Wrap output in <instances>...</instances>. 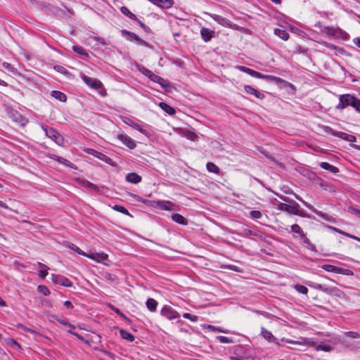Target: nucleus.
<instances>
[{"label":"nucleus","mask_w":360,"mask_h":360,"mask_svg":"<svg viewBox=\"0 0 360 360\" xmlns=\"http://www.w3.org/2000/svg\"><path fill=\"white\" fill-rule=\"evenodd\" d=\"M340 103L336 105L338 110H343L348 106H352L356 110L360 112V99L353 95L347 94L339 96Z\"/></svg>","instance_id":"obj_1"},{"label":"nucleus","mask_w":360,"mask_h":360,"mask_svg":"<svg viewBox=\"0 0 360 360\" xmlns=\"http://www.w3.org/2000/svg\"><path fill=\"white\" fill-rule=\"evenodd\" d=\"M41 129L45 132L46 136L55 141L57 144L61 145L63 142L62 136L54 129L49 127L44 124L41 125Z\"/></svg>","instance_id":"obj_2"},{"label":"nucleus","mask_w":360,"mask_h":360,"mask_svg":"<svg viewBox=\"0 0 360 360\" xmlns=\"http://www.w3.org/2000/svg\"><path fill=\"white\" fill-rule=\"evenodd\" d=\"M321 268L328 272H332L338 274L346 276H352L354 274L353 271L350 269H343L342 267L332 264H326L322 265Z\"/></svg>","instance_id":"obj_3"},{"label":"nucleus","mask_w":360,"mask_h":360,"mask_svg":"<svg viewBox=\"0 0 360 360\" xmlns=\"http://www.w3.org/2000/svg\"><path fill=\"white\" fill-rule=\"evenodd\" d=\"M299 207L300 205L296 202H292L290 204L285 203H280L278 205V210L281 211H285L288 213L292 214H299Z\"/></svg>","instance_id":"obj_4"},{"label":"nucleus","mask_w":360,"mask_h":360,"mask_svg":"<svg viewBox=\"0 0 360 360\" xmlns=\"http://www.w3.org/2000/svg\"><path fill=\"white\" fill-rule=\"evenodd\" d=\"M161 315L169 320H172L179 317V314L170 306L165 305L161 309Z\"/></svg>","instance_id":"obj_5"},{"label":"nucleus","mask_w":360,"mask_h":360,"mask_svg":"<svg viewBox=\"0 0 360 360\" xmlns=\"http://www.w3.org/2000/svg\"><path fill=\"white\" fill-rule=\"evenodd\" d=\"M124 123L127 124V125L130 126L133 129L140 131L141 134H144L145 136H149L148 131L144 128V127H146V124L141 125V124H139L138 122L132 120L130 118H126V120H124Z\"/></svg>","instance_id":"obj_6"},{"label":"nucleus","mask_w":360,"mask_h":360,"mask_svg":"<svg viewBox=\"0 0 360 360\" xmlns=\"http://www.w3.org/2000/svg\"><path fill=\"white\" fill-rule=\"evenodd\" d=\"M117 139L129 149H134L136 146L135 141L126 134H118Z\"/></svg>","instance_id":"obj_7"},{"label":"nucleus","mask_w":360,"mask_h":360,"mask_svg":"<svg viewBox=\"0 0 360 360\" xmlns=\"http://www.w3.org/2000/svg\"><path fill=\"white\" fill-rule=\"evenodd\" d=\"M82 79L85 84L94 89H99L102 87L101 82L97 79L84 75L82 77Z\"/></svg>","instance_id":"obj_8"},{"label":"nucleus","mask_w":360,"mask_h":360,"mask_svg":"<svg viewBox=\"0 0 360 360\" xmlns=\"http://www.w3.org/2000/svg\"><path fill=\"white\" fill-rule=\"evenodd\" d=\"M52 280L55 283L65 287H71L72 283L67 278L61 275H52Z\"/></svg>","instance_id":"obj_9"},{"label":"nucleus","mask_w":360,"mask_h":360,"mask_svg":"<svg viewBox=\"0 0 360 360\" xmlns=\"http://www.w3.org/2000/svg\"><path fill=\"white\" fill-rule=\"evenodd\" d=\"M153 5L158 6L161 8H170L173 4V0H148Z\"/></svg>","instance_id":"obj_10"},{"label":"nucleus","mask_w":360,"mask_h":360,"mask_svg":"<svg viewBox=\"0 0 360 360\" xmlns=\"http://www.w3.org/2000/svg\"><path fill=\"white\" fill-rule=\"evenodd\" d=\"M244 90L245 93L255 96L257 98L264 99L265 96L262 92L259 91L257 89H255L250 85H245Z\"/></svg>","instance_id":"obj_11"},{"label":"nucleus","mask_w":360,"mask_h":360,"mask_svg":"<svg viewBox=\"0 0 360 360\" xmlns=\"http://www.w3.org/2000/svg\"><path fill=\"white\" fill-rule=\"evenodd\" d=\"M214 20L217 22L219 24L224 26V27H230L231 21L226 18H224L221 15L213 14V13H207Z\"/></svg>","instance_id":"obj_12"},{"label":"nucleus","mask_w":360,"mask_h":360,"mask_svg":"<svg viewBox=\"0 0 360 360\" xmlns=\"http://www.w3.org/2000/svg\"><path fill=\"white\" fill-rule=\"evenodd\" d=\"M255 78L262 79H266V80H269V81L275 82L277 84H279V83H281V82H284V80L282 79L280 77H276V76H274V75H263V74H262V73H260L259 72H257V75H256Z\"/></svg>","instance_id":"obj_13"},{"label":"nucleus","mask_w":360,"mask_h":360,"mask_svg":"<svg viewBox=\"0 0 360 360\" xmlns=\"http://www.w3.org/2000/svg\"><path fill=\"white\" fill-rule=\"evenodd\" d=\"M214 34V31L210 30L207 27H202L200 30L201 37L203 39V41L205 42L210 41L212 39V38L213 37Z\"/></svg>","instance_id":"obj_14"},{"label":"nucleus","mask_w":360,"mask_h":360,"mask_svg":"<svg viewBox=\"0 0 360 360\" xmlns=\"http://www.w3.org/2000/svg\"><path fill=\"white\" fill-rule=\"evenodd\" d=\"M126 181L131 184H138L141 181V176L135 172L129 173L126 176Z\"/></svg>","instance_id":"obj_15"},{"label":"nucleus","mask_w":360,"mask_h":360,"mask_svg":"<svg viewBox=\"0 0 360 360\" xmlns=\"http://www.w3.org/2000/svg\"><path fill=\"white\" fill-rule=\"evenodd\" d=\"M88 153L98 158V159L105 161L107 163H110V162L112 161V160L105 155L97 152L93 149H89Z\"/></svg>","instance_id":"obj_16"},{"label":"nucleus","mask_w":360,"mask_h":360,"mask_svg":"<svg viewBox=\"0 0 360 360\" xmlns=\"http://www.w3.org/2000/svg\"><path fill=\"white\" fill-rule=\"evenodd\" d=\"M320 167L330 172L331 173L336 174L339 172V169L335 166H333L328 162H323L320 164Z\"/></svg>","instance_id":"obj_17"},{"label":"nucleus","mask_w":360,"mask_h":360,"mask_svg":"<svg viewBox=\"0 0 360 360\" xmlns=\"http://www.w3.org/2000/svg\"><path fill=\"white\" fill-rule=\"evenodd\" d=\"M159 106L162 110H164L165 112H167L169 115H173L176 112L174 108H173L172 106H170L169 105H168L167 103H166L165 102H160L159 103Z\"/></svg>","instance_id":"obj_18"},{"label":"nucleus","mask_w":360,"mask_h":360,"mask_svg":"<svg viewBox=\"0 0 360 360\" xmlns=\"http://www.w3.org/2000/svg\"><path fill=\"white\" fill-rule=\"evenodd\" d=\"M172 219L174 221L181 225H187L188 220L179 214H174L172 215Z\"/></svg>","instance_id":"obj_19"},{"label":"nucleus","mask_w":360,"mask_h":360,"mask_svg":"<svg viewBox=\"0 0 360 360\" xmlns=\"http://www.w3.org/2000/svg\"><path fill=\"white\" fill-rule=\"evenodd\" d=\"M274 34L278 36V37H280L281 39H282L283 40H288V38H289V34L288 32L285 30H282V29H280V28H276L274 30Z\"/></svg>","instance_id":"obj_20"},{"label":"nucleus","mask_w":360,"mask_h":360,"mask_svg":"<svg viewBox=\"0 0 360 360\" xmlns=\"http://www.w3.org/2000/svg\"><path fill=\"white\" fill-rule=\"evenodd\" d=\"M51 96H53V98H55L56 99H57L60 101H62V102L66 101L67 97H66L65 94L61 91H52L51 92Z\"/></svg>","instance_id":"obj_21"},{"label":"nucleus","mask_w":360,"mask_h":360,"mask_svg":"<svg viewBox=\"0 0 360 360\" xmlns=\"http://www.w3.org/2000/svg\"><path fill=\"white\" fill-rule=\"evenodd\" d=\"M261 333L264 338L268 340L269 342H274L276 340V338L273 335V334L268 330L265 329L264 328H262Z\"/></svg>","instance_id":"obj_22"},{"label":"nucleus","mask_w":360,"mask_h":360,"mask_svg":"<svg viewBox=\"0 0 360 360\" xmlns=\"http://www.w3.org/2000/svg\"><path fill=\"white\" fill-rule=\"evenodd\" d=\"M328 133H330L331 135L334 136H336V137H338V138H340L345 141H346L347 139V133H345V132H342V131H335L331 128H329V130L327 131Z\"/></svg>","instance_id":"obj_23"},{"label":"nucleus","mask_w":360,"mask_h":360,"mask_svg":"<svg viewBox=\"0 0 360 360\" xmlns=\"http://www.w3.org/2000/svg\"><path fill=\"white\" fill-rule=\"evenodd\" d=\"M157 306H158L157 301L153 298H149L146 301V307H147L148 309L150 310V311H155Z\"/></svg>","instance_id":"obj_24"},{"label":"nucleus","mask_w":360,"mask_h":360,"mask_svg":"<svg viewBox=\"0 0 360 360\" xmlns=\"http://www.w3.org/2000/svg\"><path fill=\"white\" fill-rule=\"evenodd\" d=\"M120 11L122 14L127 16L129 18L134 20H138V18H136V15L132 13L127 7L122 6L120 8Z\"/></svg>","instance_id":"obj_25"},{"label":"nucleus","mask_w":360,"mask_h":360,"mask_svg":"<svg viewBox=\"0 0 360 360\" xmlns=\"http://www.w3.org/2000/svg\"><path fill=\"white\" fill-rule=\"evenodd\" d=\"M120 334L121 337L124 340H127L130 342H133L134 340V336L131 333H129L128 331L124 329L120 330Z\"/></svg>","instance_id":"obj_26"},{"label":"nucleus","mask_w":360,"mask_h":360,"mask_svg":"<svg viewBox=\"0 0 360 360\" xmlns=\"http://www.w3.org/2000/svg\"><path fill=\"white\" fill-rule=\"evenodd\" d=\"M236 68L238 70H240L241 72H245V73L250 75V76H252L253 77H256L257 71H255L254 70L250 69V68H246L245 66H240V65H238Z\"/></svg>","instance_id":"obj_27"},{"label":"nucleus","mask_w":360,"mask_h":360,"mask_svg":"<svg viewBox=\"0 0 360 360\" xmlns=\"http://www.w3.org/2000/svg\"><path fill=\"white\" fill-rule=\"evenodd\" d=\"M207 169L212 173L219 174L220 172L219 168L213 162H209L206 165Z\"/></svg>","instance_id":"obj_28"},{"label":"nucleus","mask_w":360,"mask_h":360,"mask_svg":"<svg viewBox=\"0 0 360 360\" xmlns=\"http://www.w3.org/2000/svg\"><path fill=\"white\" fill-rule=\"evenodd\" d=\"M291 232L299 234L300 238L302 237V236L305 235V233L303 232L302 229L298 224H293L291 226Z\"/></svg>","instance_id":"obj_29"},{"label":"nucleus","mask_w":360,"mask_h":360,"mask_svg":"<svg viewBox=\"0 0 360 360\" xmlns=\"http://www.w3.org/2000/svg\"><path fill=\"white\" fill-rule=\"evenodd\" d=\"M300 239L306 245L308 249L311 250H314L315 245L309 240V238H307L306 235L302 236Z\"/></svg>","instance_id":"obj_30"},{"label":"nucleus","mask_w":360,"mask_h":360,"mask_svg":"<svg viewBox=\"0 0 360 360\" xmlns=\"http://www.w3.org/2000/svg\"><path fill=\"white\" fill-rule=\"evenodd\" d=\"M39 265L43 268L39 271V276L41 278H44L48 274L47 269L49 268L41 263H39Z\"/></svg>","instance_id":"obj_31"},{"label":"nucleus","mask_w":360,"mask_h":360,"mask_svg":"<svg viewBox=\"0 0 360 360\" xmlns=\"http://www.w3.org/2000/svg\"><path fill=\"white\" fill-rule=\"evenodd\" d=\"M294 288H295V290L297 292H298L299 293H301L303 295H307L308 292V289L304 285L297 284L295 285Z\"/></svg>","instance_id":"obj_32"},{"label":"nucleus","mask_w":360,"mask_h":360,"mask_svg":"<svg viewBox=\"0 0 360 360\" xmlns=\"http://www.w3.org/2000/svg\"><path fill=\"white\" fill-rule=\"evenodd\" d=\"M316 349L317 351L329 352L332 349V347L328 345L320 344L316 346Z\"/></svg>","instance_id":"obj_33"},{"label":"nucleus","mask_w":360,"mask_h":360,"mask_svg":"<svg viewBox=\"0 0 360 360\" xmlns=\"http://www.w3.org/2000/svg\"><path fill=\"white\" fill-rule=\"evenodd\" d=\"M37 290H38V292H39L40 293H41L42 295H44L45 296L49 295L50 294L49 289L45 285H39L37 287Z\"/></svg>","instance_id":"obj_34"},{"label":"nucleus","mask_w":360,"mask_h":360,"mask_svg":"<svg viewBox=\"0 0 360 360\" xmlns=\"http://www.w3.org/2000/svg\"><path fill=\"white\" fill-rule=\"evenodd\" d=\"M113 209L120 213L126 215H129V211L123 206L116 205L113 207Z\"/></svg>","instance_id":"obj_35"},{"label":"nucleus","mask_w":360,"mask_h":360,"mask_svg":"<svg viewBox=\"0 0 360 360\" xmlns=\"http://www.w3.org/2000/svg\"><path fill=\"white\" fill-rule=\"evenodd\" d=\"M57 162H60V164H63L65 166L70 167L71 168L73 167V164L71 163L68 160L65 159L62 157H59L57 158Z\"/></svg>","instance_id":"obj_36"},{"label":"nucleus","mask_w":360,"mask_h":360,"mask_svg":"<svg viewBox=\"0 0 360 360\" xmlns=\"http://www.w3.org/2000/svg\"><path fill=\"white\" fill-rule=\"evenodd\" d=\"M183 317L184 319H189V320H191L193 322H197L198 321V316L193 315V314H189V313H184L183 314Z\"/></svg>","instance_id":"obj_37"},{"label":"nucleus","mask_w":360,"mask_h":360,"mask_svg":"<svg viewBox=\"0 0 360 360\" xmlns=\"http://www.w3.org/2000/svg\"><path fill=\"white\" fill-rule=\"evenodd\" d=\"M122 33L124 35L128 36L129 39L131 40V41H133V40L136 41L137 39V38L139 37L136 34L131 32L129 31L122 30Z\"/></svg>","instance_id":"obj_38"},{"label":"nucleus","mask_w":360,"mask_h":360,"mask_svg":"<svg viewBox=\"0 0 360 360\" xmlns=\"http://www.w3.org/2000/svg\"><path fill=\"white\" fill-rule=\"evenodd\" d=\"M250 215L252 219H259L262 217V214L259 210H252L250 212Z\"/></svg>","instance_id":"obj_39"},{"label":"nucleus","mask_w":360,"mask_h":360,"mask_svg":"<svg viewBox=\"0 0 360 360\" xmlns=\"http://www.w3.org/2000/svg\"><path fill=\"white\" fill-rule=\"evenodd\" d=\"M2 66L4 68H5L6 70H8L10 72H15L16 71L15 68L9 63L4 62L2 63Z\"/></svg>","instance_id":"obj_40"},{"label":"nucleus","mask_w":360,"mask_h":360,"mask_svg":"<svg viewBox=\"0 0 360 360\" xmlns=\"http://www.w3.org/2000/svg\"><path fill=\"white\" fill-rule=\"evenodd\" d=\"M204 328L208 329L213 332H220V333H225L224 330L221 329L219 327L214 326L212 325H205L204 326Z\"/></svg>","instance_id":"obj_41"},{"label":"nucleus","mask_w":360,"mask_h":360,"mask_svg":"<svg viewBox=\"0 0 360 360\" xmlns=\"http://www.w3.org/2000/svg\"><path fill=\"white\" fill-rule=\"evenodd\" d=\"M68 248L73 251L77 252L80 255H85V252L82 251L79 248H78L77 245L74 244H70L68 245Z\"/></svg>","instance_id":"obj_42"},{"label":"nucleus","mask_w":360,"mask_h":360,"mask_svg":"<svg viewBox=\"0 0 360 360\" xmlns=\"http://www.w3.org/2000/svg\"><path fill=\"white\" fill-rule=\"evenodd\" d=\"M72 50L80 55H87L85 50L80 46H73Z\"/></svg>","instance_id":"obj_43"},{"label":"nucleus","mask_w":360,"mask_h":360,"mask_svg":"<svg viewBox=\"0 0 360 360\" xmlns=\"http://www.w3.org/2000/svg\"><path fill=\"white\" fill-rule=\"evenodd\" d=\"M107 258L108 255H106L105 253H96V261L98 262H101L103 260H105L107 259Z\"/></svg>","instance_id":"obj_44"},{"label":"nucleus","mask_w":360,"mask_h":360,"mask_svg":"<svg viewBox=\"0 0 360 360\" xmlns=\"http://www.w3.org/2000/svg\"><path fill=\"white\" fill-rule=\"evenodd\" d=\"M346 335L351 338H359L360 337L359 333L354 331H349L346 333Z\"/></svg>","instance_id":"obj_45"},{"label":"nucleus","mask_w":360,"mask_h":360,"mask_svg":"<svg viewBox=\"0 0 360 360\" xmlns=\"http://www.w3.org/2000/svg\"><path fill=\"white\" fill-rule=\"evenodd\" d=\"M165 203H167V204L170 205H172V203L170 201H167L166 202H158L159 206H160L162 209H163V210H170L169 207H168V206L165 205Z\"/></svg>","instance_id":"obj_46"},{"label":"nucleus","mask_w":360,"mask_h":360,"mask_svg":"<svg viewBox=\"0 0 360 360\" xmlns=\"http://www.w3.org/2000/svg\"><path fill=\"white\" fill-rule=\"evenodd\" d=\"M307 284L309 285V286H311L315 289H317V290H323V287H322V285L321 284H319V283H311V282H307Z\"/></svg>","instance_id":"obj_47"},{"label":"nucleus","mask_w":360,"mask_h":360,"mask_svg":"<svg viewBox=\"0 0 360 360\" xmlns=\"http://www.w3.org/2000/svg\"><path fill=\"white\" fill-rule=\"evenodd\" d=\"M84 186L86 188H92V189L96 190V191L98 190V186L96 185H95V184H94L89 182V181L85 182Z\"/></svg>","instance_id":"obj_48"},{"label":"nucleus","mask_w":360,"mask_h":360,"mask_svg":"<svg viewBox=\"0 0 360 360\" xmlns=\"http://www.w3.org/2000/svg\"><path fill=\"white\" fill-rule=\"evenodd\" d=\"M54 69L56 70H57L58 72H61L62 74H64V75L68 73L65 68H64L63 67L60 66V65L55 66Z\"/></svg>","instance_id":"obj_49"},{"label":"nucleus","mask_w":360,"mask_h":360,"mask_svg":"<svg viewBox=\"0 0 360 360\" xmlns=\"http://www.w3.org/2000/svg\"><path fill=\"white\" fill-rule=\"evenodd\" d=\"M217 338L219 340V342L221 343H230L231 342V340L228 337L219 336Z\"/></svg>","instance_id":"obj_50"},{"label":"nucleus","mask_w":360,"mask_h":360,"mask_svg":"<svg viewBox=\"0 0 360 360\" xmlns=\"http://www.w3.org/2000/svg\"><path fill=\"white\" fill-rule=\"evenodd\" d=\"M294 344L295 345H309V341H307L306 339H302V340H298V341H295L294 340Z\"/></svg>","instance_id":"obj_51"},{"label":"nucleus","mask_w":360,"mask_h":360,"mask_svg":"<svg viewBox=\"0 0 360 360\" xmlns=\"http://www.w3.org/2000/svg\"><path fill=\"white\" fill-rule=\"evenodd\" d=\"M356 139L354 135L347 134V139H346L347 141L354 143L356 141Z\"/></svg>","instance_id":"obj_52"},{"label":"nucleus","mask_w":360,"mask_h":360,"mask_svg":"<svg viewBox=\"0 0 360 360\" xmlns=\"http://www.w3.org/2000/svg\"><path fill=\"white\" fill-rule=\"evenodd\" d=\"M279 198H280L282 200H283V201H285V202H288V203H292V202H295L294 200H292L290 199L289 198L285 197V196H284V195H279Z\"/></svg>","instance_id":"obj_53"},{"label":"nucleus","mask_w":360,"mask_h":360,"mask_svg":"<svg viewBox=\"0 0 360 360\" xmlns=\"http://www.w3.org/2000/svg\"><path fill=\"white\" fill-rule=\"evenodd\" d=\"M351 212L360 218V210L356 209V208H352Z\"/></svg>","instance_id":"obj_54"},{"label":"nucleus","mask_w":360,"mask_h":360,"mask_svg":"<svg viewBox=\"0 0 360 360\" xmlns=\"http://www.w3.org/2000/svg\"><path fill=\"white\" fill-rule=\"evenodd\" d=\"M142 73L146 75V77H150V74L152 73V71L143 68L142 70Z\"/></svg>","instance_id":"obj_55"},{"label":"nucleus","mask_w":360,"mask_h":360,"mask_svg":"<svg viewBox=\"0 0 360 360\" xmlns=\"http://www.w3.org/2000/svg\"><path fill=\"white\" fill-rule=\"evenodd\" d=\"M136 41L139 44H141V45H145V46H147L148 45V43L144 41L143 39L138 37L137 39L136 40Z\"/></svg>","instance_id":"obj_56"},{"label":"nucleus","mask_w":360,"mask_h":360,"mask_svg":"<svg viewBox=\"0 0 360 360\" xmlns=\"http://www.w3.org/2000/svg\"><path fill=\"white\" fill-rule=\"evenodd\" d=\"M158 77V75H155V73H153L152 72V73L150 74V77H148V78H150L152 81L155 82L157 80Z\"/></svg>","instance_id":"obj_57"},{"label":"nucleus","mask_w":360,"mask_h":360,"mask_svg":"<svg viewBox=\"0 0 360 360\" xmlns=\"http://www.w3.org/2000/svg\"><path fill=\"white\" fill-rule=\"evenodd\" d=\"M58 321H59L60 323H62V324H63V325H65V326H69V327H70V328H74V326H73L72 324H70V323H68V321H64V320H58Z\"/></svg>","instance_id":"obj_58"},{"label":"nucleus","mask_w":360,"mask_h":360,"mask_svg":"<svg viewBox=\"0 0 360 360\" xmlns=\"http://www.w3.org/2000/svg\"><path fill=\"white\" fill-rule=\"evenodd\" d=\"M64 306L66 307L68 309H72L73 308V305L72 304V303L67 300L64 302Z\"/></svg>","instance_id":"obj_59"},{"label":"nucleus","mask_w":360,"mask_h":360,"mask_svg":"<svg viewBox=\"0 0 360 360\" xmlns=\"http://www.w3.org/2000/svg\"><path fill=\"white\" fill-rule=\"evenodd\" d=\"M112 309H113V310H114V311H115L117 314H119L120 316H122V317H124V315L123 314V313H122V312H121V311H120L119 309H117V308H116V307H112Z\"/></svg>","instance_id":"obj_60"},{"label":"nucleus","mask_w":360,"mask_h":360,"mask_svg":"<svg viewBox=\"0 0 360 360\" xmlns=\"http://www.w3.org/2000/svg\"><path fill=\"white\" fill-rule=\"evenodd\" d=\"M353 42L355 45L360 48V37H356L353 39Z\"/></svg>","instance_id":"obj_61"},{"label":"nucleus","mask_w":360,"mask_h":360,"mask_svg":"<svg viewBox=\"0 0 360 360\" xmlns=\"http://www.w3.org/2000/svg\"><path fill=\"white\" fill-rule=\"evenodd\" d=\"M84 256L96 261V254H86V253H85Z\"/></svg>","instance_id":"obj_62"},{"label":"nucleus","mask_w":360,"mask_h":360,"mask_svg":"<svg viewBox=\"0 0 360 360\" xmlns=\"http://www.w3.org/2000/svg\"><path fill=\"white\" fill-rule=\"evenodd\" d=\"M229 360H245L244 357L230 356Z\"/></svg>","instance_id":"obj_63"},{"label":"nucleus","mask_w":360,"mask_h":360,"mask_svg":"<svg viewBox=\"0 0 360 360\" xmlns=\"http://www.w3.org/2000/svg\"><path fill=\"white\" fill-rule=\"evenodd\" d=\"M163 82H165L164 79H162L160 76H158L157 80L155 81V82H157L161 85H163Z\"/></svg>","instance_id":"obj_64"}]
</instances>
